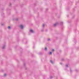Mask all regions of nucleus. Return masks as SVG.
<instances>
[{
  "instance_id": "1",
  "label": "nucleus",
  "mask_w": 79,
  "mask_h": 79,
  "mask_svg": "<svg viewBox=\"0 0 79 79\" xmlns=\"http://www.w3.org/2000/svg\"><path fill=\"white\" fill-rule=\"evenodd\" d=\"M20 27L21 29H23L24 28V26L23 25H20Z\"/></svg>"
},
{
  "instance_id": "2",
  "label": "nucleus",
  "mask_w": 79,
  "mask_h": 79,
  "mask_svg": "<svg viewBox=\"0 0 79 79\" xmlns=\"http://www.w3.org/2000/svg\"><path fill=\"white\" fill-rule=\"evenodd\" d=\"M58 22H56L53 25L54 26H56V25H58Z\"/></svg>"
},
{
  "instance_id": "3",
  "label": "nucleus",
  "mask_w": 79,
  "mask_h": 79,
  "mask_svg": "<svg viewBox=\"0 0 79 79\" xmlns=\"http://www.w3.org/2000/svg\"><path fill=\"white\" fill-rule=\"evenodd\" d=\"M30 32H31V33H34V31L32 29H30Z\"/></svg>"
},
{
  "instance_id": "4",
  "label": "nucleus",
  "mask_w": 79,
  "mask_h": 79,
  "mask_svg": "<svg viewBox=\"0 0 79 79\" xmlns=\"http://www.w3.org/2000/svg\"><path fill=\"white\" fill-rule=\"evenodd\" d=\"M49 55H52V52H49L48 53Z\"/></svg>"
},
{
  "instance_id": "5",
  "label": "nucleus",
  "mask_w": 79,
  "mask_h": 79,
  "mask_svg": "<svg viewBox=\"0 0 79 79\" xmlns=\"http://www.w3.org/2000/svg\"><path fill=\"white\" fill-rule=\"evenodd\" d=\"M7 76V74L6 73H5L4 75V77H5V76Z\"/></svg>"
},
{
  "instance_id": "6",
  "label": "nucleus",
  "mask_w": 79,
  "mask_h": 79,
  "mask_svg": "<svg viewBox=\"0 0 79 79\" xmlns=\"http://www.w3.org/2000/svg\"><path fill=\"white\" fill-rule=\"evenodd\" d=\"M50 62L52 64H53V63H54V62H53V61L52 60H51Z\"/></svg>"
},
{
  "instance_id": "7",
  "label": "nucleus",
  "mask_w": 79,
  "mask_h": 79,
  "mask_svg": "<svg viewBox=\"0 0 79 79\" xmlns=\"http://www.w3.org/2000/svg\"><path fill=\"white\" fill-rule=\"evenodd\" d=\"M5 47H6V45H5L4 46H3V47H2L3 49L5 48Z\"/></svg>"
},
{
  "instance_id": "8",
  "label": "nucleus",
  "mask_w": 79,
  "mask_h": 79,
  "mask_svg": "<svg viewBox=\"0 0 79 79\" xmlns=\"http://www.w3.org/2000/svg\"><path fill=\"white\" fill-rule=\"evenodd\" d=\"M8 28L9 29H11V27H8Z\"/></svg>"
},
{
  "instance_id": "9",
  "label": "nucleus",
  "mask_w": 79,
  "mask_h": 79,
  "mask_svg": "<svg viewBox=\"0 0 79 79\" xmlns=\"http://www.w3.org/2000/svg\"><path fill=\"white\" fill-rule=\"evenodd\" d=\"M45 50L46 51H47V48H45Z\"/></svg>"
},
{
  "instance_id": "10",
  "label": "nucleus",
  "mask_w": 79,
  "mask_h": 79,
  "mask_svg": "<svg viewBox=\"0 0 79 79\" xmlns=\"http://www.w3.org/2000/svg\"><path fill=\"white\" fill-rule=\"evenodd\" d=\"M52 52H54V51H55V50L54 49H52Z\"/></svg>"
},
{
  "instance_id": "11",
  "label": "nucleus",
  "mask_w": 79,
  "mask_h": 79,
  "mask_svg": "<svg viewBox=\"0 0 79 79\" xmlns=\"http://www.w3.org/2000/svg\"><path fill=\"white\" fill-rule=\"evenodd\" d=\"M43 27H45V25L44 24L43 25Z\"/></svg>"
},
{
  "instance_id": "12",
  "label": "nucleus",
  "mask_w": 79,
  "mask_h": 79,
  "mask_svg": "<svg viewBox=\"0 0 79 79\" xmlns=\"http://www.w3.org/2000/svg\"><path fill=\"white\" fill-rule=\"evenodd\" d=\"M50 40V38H49L48 39V41H49V40Z\"/></svg>"
},
{
  "instance_id": "13",
  "label": "nucleus",
  "mask_w": 79,
  "mask_h": 79,
  "mask_svg": "<svg viewBox=\"0 0 79 79\" xmlns=\"http://www.w3.org/2000/svg\"><path fill=\"white\" fill-rule=\"evenodd\" d=\"M63 22H61V25H62V24H63Z\"/></svg>"
},
{
  "instance_id": "14",
  "label": "nucleus",
  "mask_w": 79,
  "mask_h": 79,
  "mask_svg": "<svg viewBox=\"0 0 79 79\" xmlns=\"http://www.w3.org/2000/svg\"><path fill=\"white\" fill-rule=\"evenodd\" d=\"M52 77H52V76H51V77H50V78H51V79H52Z\"/></svg>"
},
{
  "instance_id": "15",
  "label": "nucleus",
  "mask_w": 79,
  "mask_h": 79,
  "mask_svg": "<svg viewBox=\"0 0 79 79\" xmlns=\"http://www.w3.org/2000/svg\"><path fill=\"white\" fill-rule=\"evenodd\" d=\"M68 65H66V67H68Z\"/></svg>"
},
{
  "instance_id": "16",
  "label": "nucleus",
  "mask_w": 79,
  "mask_h": 79,
  "mask_svg": "<svg viewBox=\"0 0 79 79\" xmlns=\"http://www.w3.org/2000/svg\"><path fill=\"white\" fill-rule=\"evenodd\" d=\"M1 26H3V24L2 23V24H1Z\"/></svg>"
},
{
  "instance_id": "17",
  "label": "nucleus",
  "mask_w": 79,
  "mask_h": 79,
  "mask_svg": "<svg viewBox=\"0 0 79 79\" xmlns=\"http://www.w3.org/2000/svg\"><path fill=\"white\" fill-rule=\"evenodd\" d=\"M70 71H71V69H70Z\"/></svg>"
},
{
  "instance_id": "18",
  "label": "nucleus",
  "mask_w": 79,
  "mask_h": 79,
  "mask_svg": "<svg viewBox=\"0 0 79 79\" xmlns=\"http://www.w3.org/2000/svg\"><path fill=\"white\" fill-rule=\"evenodd\" d=\"M60 64H61V63H60Z\"/></svg>"
}]
</instances>
